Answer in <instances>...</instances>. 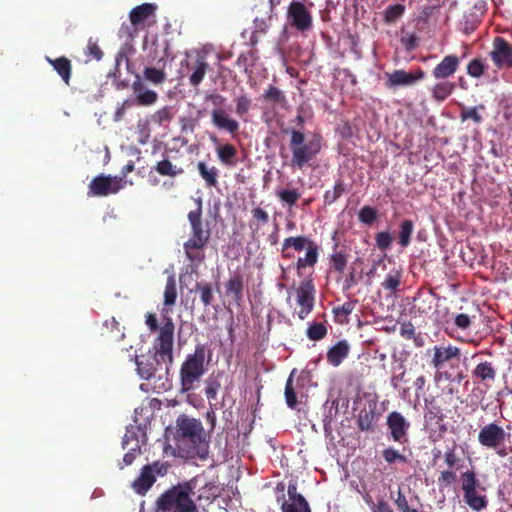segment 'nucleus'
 <instances>
[{
  "mask_svg": "<svg viewBox=\"0 0 512 512\" xmlns=\"http://www.w3.org/2000/svg\"><path fill=\"white\" fill-rule=\"evenodd\" d=\"M175 325L171 317H166L159 334L153 341V354L136 358L137 371L141 378L149 380L155 376L163 364L173 363Z\"/></svg>",
  "mask_w": 512,
  "mask_h": 512,
  "instance_id": "obj_1",
  "label": "nucleus"
},
{
  "mask_svg": "<svg viewBox=\"0 0 512 512\" xmlns=\"http://www.w3.org/2000/svg\"><path fill=\"white\" fill-rule=\"evenodd\" d=\"M177 441L187 457L205 459L209 452V441L202 422L181 415L177 419Z\"/></svg>",
  "mask_w": 512,
  "mask_h": 512,
  "instance_id": "obj_2",
  "label": "nucleus"
},
{
  "mask_svg": "<svg viewBox=\"0 0 512 512\" xmlns=\"http://www.w3.org/2000/svg\"><path fill=\"white\" fill-rule=\"evenodd\" d=\"M195 484V480H190L165 491L156 501L157 512H198L192 499Z\"/></svg>",
  "mask_w": 512,
  "mask_h": 512,
  "instance_id": "obj_3",
  "label": "nucleus"
},
{
  "mask_svg": "<svg viewBox=\"0 0 512 512\" xmlns=\"http://www.w3.org/2000/svg\"><path fill=\"white\" fill-rule=\"evenodd\" d=\"M196 209L188 213V220L191 225V237L183 244L184 252L191 262L201 263L205 259L203 249L208 244L211 231L204 229L202 222V200H196Z\"/></svg>",
  "mask_w": 512,
  "mask_h": 512,
  "instance_id": "obj_4",
  "label": "nucleus"
},
{
  "mask_svg": "<svg viewBox=\"0 0 512 512\" xmlns=\"http://www.w3.org/2000/svg\"><path fill=\"white\" fill-rule=\"evenodd\" d=\"M288 133V130H285ZM290 133V150L292 153L291 166L302 169L307 166L321 151L323 137L314 133L312 138L305 142V135L302 131L292 129Z\"/></svg>",
  "mask_w": 512,
  "mask_h": 512,
  "instance_id": "obj_5",
  "label": "nucleus"
},
{
  "mask_svg": "<svg viewBox=\"0 0 512 512\" xmlns=\"http://www.w3.org/2000/svg\"><path fill=\"white\" fill-rule=\"evenodd\" d=\"M205 346L198 344L194 352L188 354L180 368V384L182 392H189L195 388L198 382L205 374Z\"/></svg>",
  "mask_w": 512,
  "mask_h": 512,
  "instance_id": "obj_6",
  "label": "nucleus"
},
{
  "mask_svg": "<svg viewBox=\"0 0 512 512\" xmlns=\"http://www.w3.org/2000/svg\"><path fill=\"white\" fill-rule=\"evenodd\" d=\"M289 248H292L295 251L306 250L304 257H299L295 263V268L297 270V274L300 276L302 274V270L306 267H314L318 262L319 257V246L310 238L306 236H295L285 238L282 243V253L283 257L290 258L291 255L287 252Z\"/></svg>",
  "mask_w": 512,
  "mask_h": 512,
  "instance_id": "obj_7",
  "label": "nucleus"
},
{
  "mask_svg": "<svg viewBox=\"0 0 512 512\" xmlns=\"http://www.w3.org/2000/svg\"><path fill=\"white\" fill-rule=\"evenodd\" d=\"M460 483L463 501L472 511L481 512L487 508L488 497L484 494L486 488L481 485L473 469L461 473Z\"/></svg>",
  "mask_w": 512,
  "mask_h": 512,
  "instance_id": "obj_8",
  "label": "nucleus"
},
{
  "mask_svg": "<svg viewBox=\"0 0 512 512\" xmlns=\"http://www.w3.org/2000/svg\"><path fill=\"white\" fill-rule=\"evenodd\" d=\"M123 186V177L100 174L91 180L88 186V196L106 197L116 194Z\"/></svg>",
  "mask_w": 512,
  "mask_h": 512,
  "instance_id": "obj_9",
  "label": "nucleus"
},
{
  "mask_svg": "<svg viewBox=\"0 0 512 512\" xmlns=\"http://www.w3.org/2000/svg\"><path fill=\"white\" fill-rule=\"evenodd\" d=\"M315 286L312 279L300 282L296 289V302L300 306L297 312L299 319L304 320L313 310L315 302Z\"/></svg>",
  "mask_w": 512,
  "mask_h": 512,
  "instance_id": "obj_10",
  "label": "nucleus"
},
{
  "mask_svg": "<svg viewBox=\"0 0 512 512\" xmlns=\"http://www.w3.org/2000/svg\"><path fill=\"white\" fill-rule=\"evenodd\" d=\"M287 19L290 25L300 32L312 28L313 18L307 7L299 1H292L287 10Z\"/></svg>",
  "mask_w": 512,
  "mask_h": 512,
  "instance_id": "obj_11",
  "label": "nucleus"
},
{
  "mask_svg": "<svg viewBox=\"0 0 512 512\" xmlns=\"http://www.w3.org/2000/svg\"><path fill=\"white\" fill-rule=\"evenodd\" d=\"M489 55L496 68L500 70L512 68V46L503 37L494 38Z\"/></svg>",
  "mask_w": 512,
  "mask_h": 512,
  "instance_id": "obj_12",
  "label": "nucleus"
},
{
  "mask_svg": "<svg viewBox=\"0 0 512 512\" xmlns=\"http://www.w3.org/2000/svg\"><path fill=\"white\" fill-rule=\"evenodd\" d=\"M506 440V432L497 423H489L482 427L478 434V442L487 449L496 450Z\"/></svg>",
  "mask_w": 512,
  "mask_h": 512,
  "instance_id": "obj_13",
  "label": "nucleus"
},
{
  "mask_svg": "<svg viewBox=\"0 0 512 512\" xmlns=\"http://www.w3.org/2000/svg\"><path fill=\"white\" fill-rule=\"evenodd\" d=\"M386 424L390 431L391 438L395 442L400 444L408 442L410 423L400 412H390L387 416Z\"/></svg>",
  "mask_w": 512,
  "mask_h": 512,
  "instance_id": "obj_14",
  "label": "nucleus"
},
{
  "mask_svg": "<svg viewBox=\"0 0 512 512\" xmlns=\"http://www.w3.org/2000/svg\"><path fill=\"white\" fill-rule=\"evenodd\" d=\"M425 76L424 71L418 69L415 73L406 72L405 70H394L391 73H386L387 81L386 87L389 89L400 86H412L418 80L423 79Z\"/></svg>",
  "mask_w": 512,
  "mask_h": 512,
  "instance_id": "obj_15",
  "label": "nucleus"
},
{
  "mask_svg": "<svg viewBox=\"0 0 512 512\" xmlns=\"http://www.w3.org/2000/svg\"><path fill=\"white\" fill-rule=\"evenodd\" d=\"M461 356V350L454 345H437L433 347V356L431 359L432 366L439 370L443 368V366L453 360L457 359L459 360Z\"/></svg>",
  "mask_w": 512,
  "mask_h": 512,
  "instance_id": "obj_16",
  "label": "nucleus"
},
{
  "mask_svg": "<svg viewBox=\"0 0 512 512\" xmlns=\"http://www.w3.org/2000/svg\"><path fill=\"white\" fill-rule=\"evenodd\" d=\"M211 122L219 130L226 131L232 135L236 134L240 127L238 121L231 118L222 108L212 110Z\"/></svg>",
  "mask_w": 512,
  "mask_h": 512,
  "instance_id": "obj_17",
  "label": "nucleus"
},
{
  "mask_svg": "<svg viewBox=\"0 0 512 512\" xmlns=\"http://www.w3.org/2000/svg\"><path fill=\"white\" fill-rule=\"evenodd\" d=\"M181 65L182 67L185 65L191 71L189 83L194 87H197L203 81L209 70V64L203 56H197L193 62L183 61Z\"/></svg>",
  "mask_w": 512,
  "mask_h": 512,
  "instance_id": "obj_18",
  "label": "nucleus"
},
{
  "mask_svg": "<svg viewBox=\"0 0 512 512\" xmlns=\"http://www.w3.org/2000/svg\"><path fill=\"white\" fill-rule=\"evenodd\" d=\"M122 447L123 449H128V452L123 457V464H119L121 469H123L124 466L131 465L136 459V456L140 454V445L135 431L127 430L122 439Z\"/></svg>",
  "mask_w": 512,
  "mask_h": 512,
  "instance_id": "obj_19",
  "label": "nucleus"
},
{
  "mask_svg": "<svg viewBox=\"0 0 512 512\" xmlns=\"http://www.w3.org/2000/svg\"><path fill=\"white\" fill-rule=\"evenodd\" d=\"M460 65V59L456 55L445 56L432 70L435 79H447L454 75Z\"/></svg>",
  "mask_w": 512,
  "mask_h": 512,
  "instance_id": "obj_20",
  "label": "nucleus"
},
{
  "mask_svg": "<svg viewBox=\"0 0 512 512\" xmlns=\"http://www.w3.org/2000/svg\"><path fill=\"white\" fill-rule=\"evenodd\" d=\"M244 287V276L240 273H235L225 283V294L227 297L232 298L236 305L240 306L243 302Z\"/></svg>",
  "mask_w": 512,
  "mask_h": 512,
  "instance_id": "obj_21",
  "label": "nucleus"
},
{
  "mask_svg": "<svg viewBox=\"0 0 512 512\" xmlns=\"http://www.w3.org/2000/svg\"><path fill=\"white\" fill-rule=\"evenodd\" d=\"M471 374L475 383L487 385L495 381L497 370L492 362L484 361L478 363Z\"/></svg>",
  "mask_w": 512,
  "mask_h": 512,
  "instance_id": "obj_22",
  "label": "nucleus"
},
{
  "mask_svg": "<svg viewBox=\"0 0 512 512\" xmlns=\"http://www.w3.org/2000/svg\"><path fill=\"white\" fill-rule=\"evenodd\" d=\"M158 466H159V462H154L153 464L145 465L142 468L139 477L134 481V484H133L135 490L138 493H140V494L146 493L151 488V486L154 484V482L156 481V478L153 473V468L158 467Z\"/></svg>",
  "mask_w": 512,
  "mask_h": 512,
  "instance_id": "obj_23",
  "label": "nucleus"
},
{
  "mask_svg": "<svg viewBox=\"0 0 512 512\" xmlns=\"http://www.w3.org/2000/svg\"><path fill=\"white\" fill-rule=\"evenodd\" d=\"M349 353V343L346 340H340L328 349L327 362L333 367H338L348 357Z\"/></svg>",
  "mask_w": 512,
  "mask_h": 512,
  "instance_id": "obj_24",
  "label": "nucleus"
},
{
  "mask_svg": "<svg viewBox=\"0 0 512 512\" xmlns=\"http://www.w3.org/2000/svg\"><path fill=\"white\" fill-rule=\"evenodd\" d=\"M155 10L156 6L150 3L136 6L129 13L130 22L141 30L144 28L146 20L154 14Z\"/></svg>",
  "mask_w": 512,
  "mask_h": 512,
  "instance_id": "obj_25",
  "label": "nucleus"
},
{
  "mask_svg": "<svg viewBox=\"0 0 512 512\" xmlns=\"http://www.w3.org/2000/svg\"><path fill=\"white\" fill-rule=\"evenodd\" d=\"M152 170L160 176L168 178H176L185 172L183 167L174 164L169 157H164L162 160L157 161Z\"/></svg>",
  "mask_w": 512,
  "mask_h": 512,
  "instance_id": "obj_26",
  "label": "nucleus"
},
{
  "mask_svg": "<svg viewBox=\"0 0 512 512\" xmlns=\"http://www.w3.org/2000/svg\"><path fill=\"white\" fill-rule=\"evenodd\" d=\"M46 61L53 67V69L61 77L63 82L66 85H70V80H71V75H72L71 61L65 56H61L56 59L46 57Z\"/></svg>",
  "mask_w": 512,
  "mask_h": 512,
  "instance_id": "obj_27",
  "label": "nucleus"
},
{
  "mask_svg": "<svg viewBox=\"0 0 512 512\" xmlns=\"http://www.w3.org/2000/svg\"><path fill=\"white\" fill-rule=\"evenodd\" d=\"M425 406L427 411L424 414V419L427 423H435L441 425L444 421L445 415L441 406L437 403L435 397L425 399Z\"/></svg>",
  "mask_w": 512,
  "mask_h": 512,
  "instance_id": "obj_28",
  "label": "nucleus"
},
{
  "mask_svg": "<svg viewBox=\"0 0 512 512\" xmlns=\"http://www.w3.org/2000/svg\"><path fill=\"white\" fill-rule=\"evenodd\" d=\"M197 170L207 187H217L219 170L216 166H209L205 162L199 161Z\"/></svg>",
  "mask_w": 512,
  "mask_h": 512,
  "instance_id": "obj_29",
  "label": "nucleus"
},
{
  "mask_svg": "<svg viewBox=\"0 0 512 512\" xmlns=\"http://www.w3.org/2000/svg\"><path fill=\"white\" fill-rule=\"evenodd\" d=\"M294 374H295V369L292 370L289 377L287 378L286 384H285V390H284L285 402H286L287 406L291 409H296V407L299 403L298 399H297V388L294 385V379H293Z\"/></svg>",
  "mask_w": 512,
  "mask_h": 512,
  "instance_id": "obj_30",
  "label": "nucleus"
},
{
  "mask_svg": "<svg viewBox=\"0 0 512 512\" xmlns=\"http://www.w3.org/2000/svg\"><path fill=\"white\" fill-rule=\"evenodd\" d=\"M194 291L199 294L202 304L207 307L214 300L213 285L210 282L198 281L195 284Z\"/></svg>",
  "mask_w": 512,
  "mask_h": 512,
  "instance_id": "obj_31",
  "label": "nucleus"
},
{
  "mask_svg": "<svg viewBox=\"0 0 512 512\" xmlns=\"http://www.w3.org/2000/svg\"><path fill=\"white\" fill-rule=\"evenodd\" d=\"M454 89L455 83L449 81L438 82L431 90L432 97L437 101H444L453 93Z\"/></svg>",
  "mask_w": 512,
  "mask_h": 512,
  "instance_id": "obj_32",
  "label": "nucleus"
},
{
  "mask_svg": "<svg viewBox=\"0 0 512 512\" xmlns=\"http://www.w3.org/2000/svg\"><path fill=\"white\" fill-rule=\"evenodd\" d=\"M376 412L374 408H370L369 410L360 411L357 419L358 428L361 431H370L373 429L374 422L376 419Z\"/></svg>",
  "mask_w": 512,
  "mask_h": 512,
  "instance_id": "obj_33",
  "label": "nucleus"
},
{
  "mask_svg": "<svg viewBox=\"0 0 512 512\" xmlns=\"http://www.w3.org/2000/svg\"><path fill=\"white\" fill-rule=\"evenodd\" d=\"M414 230V224L411 220L405 219L399 227L398 239L401 247L406 248L411 242V236Z\"/></svg>",
  "mask_w": 512,
  "mask_h": 512,
  "instance_id": "obj_34",
  "label": "nucleus"
},
{
  "mask_svg": "<svg viewBox=\"0 0 512 512\" xmlns=\"http://www.w3.org/2000/svg\"><path fill=\"white\" fill-rule=\"evenodd\" d=\"M263 99L267 103L283 106L286 103L284 93L276 86L270 85L263 94Z\"/></svg>",
  "mask_w": 512,
  "mask_h": 512,
  "instance_id": "obj_35",
  "label": "nucleus"
},
{
  "mask_svg": "<svg viewBox=\"0 0 512 512\" xmlns=\"http://www.w3.org/2000/svg\"><path fill=\"white\" fill-rule=\"evenodd\" d=\"M177 299V287L176 280L173 275H170L167 278L166 286L164 290V305L173 306L176 303Z\"/></svg>",
  "mask_w": 512,
  "mask_h": 512,
  "instance_id": "obj_36",
  "label": "nucleus"
},
{
  "mask_svg": "<svg viewBox=\"0 0 512 512\" xmlns=\"http://www.w3.org/2000/svg\"><path fill=\"white\" fill-rule=\"evenodd\" d=\"M443 458L448 469H460L462 467L463 461L456 452L455 443L451 447H447L443 454Z\"/></svg>",
  "mask_w": 512,
  "mask_h": 512,
  "instance_id": "obj_37",
  "label": "nucleus"
},
{
  "mask_svg": "<svg viewBox=\"0 0 512 512\" xmlns=\"http://www.w3.org/2000/svg\"><path fill=\"white\" fill-rule=\"evenodd\" d=\"M479 109L484 110L485 106L483 104L471 108H466L463 106L460 112V120L464 122L468 119H471L474 123L478 125L481 124L483 118L478 112Z\"/></svg>",
  "mask_w": 512,
  "mask_h": 512,
  "instance_id": "obj_38",
  "label": "nucleus"
},
{
  "mask_svg": "<svg viewBox=\"0 0 512 512\" xmlns=\"http://www.w3.org/2000/svg\"><path fill=\"white\" fill-rule=\"evenodd\" d=\"M150 119H151L152 123H154L158 126H162L165 123H169L173 119L172 108L169 106H164V107L160 108L159 110L155 111L150 116Z\"/></svg>",
  "mask_w": 512,
  "mask_h": 512,
  "instance_id": "obj_39",
  "label": "nucleus"
},
{
  "mask_svg": "<svg viewBox=\"0 0 512 512\" xmlns=\"http://www.w3.org/2000/svg\"><path fill=\"white\" fill-rule=\"evenodd\" d=\"M279 200L288 206H294L301 197L298 189H283L276 192Z\"/></svg>",
  "mask_w": 512,
  "mask_h": 512,
  "instance_id": "obj_40",
  "label": "nucleus"
},
{
  "mask_svg": "<svg viewBox=\"0 0 512 512\" xmlns=\"http://www.w3.org/2000/svg\"><path fill=\"white\" fill-rule=\"evenodd\" d=\"M405 12L402 4L389 5L384 11V21L388 24L395 23Z\"/></svg>",
  "mask_w": 512,
  "mask_h": 512,
  "instance_id": "obj_41",
  "label": "nucleus"
},
{
  "mask_svg": "<svg viewBox=\"0 0 512 512\" xmlns=\"http://www.w3.org/2000/svg\"><path fill=\"white\" fill-rule=\"evenodd\" d=\"M219 160L224 164H231L237 155V150L232 144H224L217 148Z\"/></svg>",
  "mask_w": 512,
  "mask_h": 512,
  "instance_id": "obj_42",
  "label": "nucleus"
},
{
  "mask_svg": "<svg viewBox=\"0 0 512 512\" xmlns=\"http://www.w3.org/2000/svg\"><path fill=\"white\" fill-rule=\"evenodd\" d=\"M327 335V328L323 323L314 322L307 328V337L313 341L322 340Z\"/></svg>",
  "mask_w": 512,
  "mask_h": 512,
  "instance_id": "obj_43",
  "label": "nucleus"
},
{
  "mask_svg": "<svg viewBox=\"0 0 512 512\" xmlns=\"http://www.w3.org/2000/svg\"><path fill=\"white\" fill-rule=\"evenodd\" d=\"M158 100V94L150 89H146L141 93H138L135 96V101L138 103V106L148 107L154 105Z\"/></svg>",
  "mask_w": 512,
  "mask_h": 512,
  "instance_id": "obj_44",
  "label": "nucleus"
},
{
  "mask_svg": "<svg viewBox=\"0 0 512 512\" xmlns=\"http://www.w3.org/2000/svg\"><path fill=\"white\" fill-rule=\"evenodd\" d=\"M139 28L132 22L123 23L118 30V37L125 40V42H131L138 34Z\"/></svg>",
  "mask_w": 512,
  "mask_h": 512,
  "instance_id": "obj_45",
  "label": "nucleus"
},
{
  "mask_svg": "<svg viewBox=\"0 0 512 512\" xmlns=\"http://www.w3.org/2000/svg\"><path fill=\"white\" fill-rule=\"evenodd\" d=\"M457 480V474L452 469L443 470L440 472L437 483L440 490L449 488Z\"/></svg>",
  "mask_w": 512,
  "mask_h": 512,
  "instance_id": "obj_46",
  "label": "nucleus"
},
{
  "mask_svg": "<svg viewBox=\"0 0 512 512\" xmlns=\"http://www.w3.org/2000/svg\"><path fill=\"white\" fill-rule=\"evenodd\" d=\"M377 216V210L371 206H363L358 213L359 221L365 225H372Z\"/></svg>",
  "mask_w": 512,
  "mask_h": 512,
  "instance_id": "obj_47",
  "label": "nucleus"
},
{
  "mask_svg": "<svg viewBox=\"0 0 512 512\" xmlns=\"http://www.w3.org/2000/svg\"><path fill=\"white\" fill-rule=\"evenodd\" d=\"M345 192V185L344 183L339 180L334 185L333 190H328L324 194V202L326 204H332L334 203L338 198H340L343 193Z\"/></svg>",
  "mask_w": 512,
  "mask_h": 512,
  "instance_id": "obj_48",
  "label": "nucleus"
},
{
  "mask_svg": "<svg viewBox=\"0 0 512 512\" xmlns=\"http://www.w3.org/2000/svg\"><path fill=\"white\" fill-rule=\"evenodd\" d=\"M144 77L154 84H161L165 81L166 75L162 69L155 67H146L144 69Z\"/></svg>",
  "mask_w": 512,
  "mask_h": 512,
  "instance_id": "obj_49",
  "label": "nucleus"
},
{
  "mask_svg": "<svg viewBox=\"0 0 512 512\" xmlns=\"http://www.w3.org/2000/svg\"><path fill=\"white\" fill-rule=\"evenodd\" d=\"M382 456L388 464H393L397 461H399L401 463L407 462L406 456H404L398 450H396L392 447H388V448L384 449L382 451Z\"/></svg>",
  "mask_w": 512,
  "mask_h": 512,
  "instance_id": "obj_50",
  "label": "nucleus"
},
{
  "mask_svg": "<svg viewBox=\"0 0 512 512\" xmlns=\"http://www.w3.org/2000/svg\"><path fill=\"white\" fill-rule=\"evenodd\" d=\"M236 109L235 112L238 116L242 117L247 114L251 108V99L246 95L242 94L235 99Z\"/></svg>",
  "mask_w": 512,
  "mask_h": 512,
  "instance_id": "obj_51",
  "label": "nucleus"
},
{
  "mask_svg": "<svg viewBox=\"0 0 512 512\" xmlns=\"http://www.w3.org/2000/svg\"><path fill=\"white\" fill-rule=\"evenodd\" d=\"M330 262L332 268L342 273L347 265V256L344 252H336L330 256Z\"/></svg>",
  "mask_w": 512,
  "mask_h": 512,
  "instance_id": "obj_52",
  "label": "nucleus"
},
{
  "mask_svg": "<svg viewBox=\"0 0 512 512\" xmlns=\"http://www.w3.org/2000/svg\"><path fill=\"white\" fill-rule=\"evenodd\" d=\"M485 72V65L480 59H473L467 65V73L473 78L481 77Z\"/></svg>",
  "mask_w": 512,
  "mask_h": 512,
  "instance_id": "obj_53",
  "label": "nucleus"
},
{
  "mask_svg": "<svg viewBox=\"0 0 512 512\" xmlns=\"http://www.w3.org/2000/svg\"><path fill=\"white\" fill-rule=\"evenodd\" d=\"M281 509L282 512H311L305 498H300V502L297 504H287V502H284Z\"/></svg>",
  "mask_w": 512,
  "mask_h": 512,
  "instance_id": "obj_54",
  "label": "nucleus"
},
{
  "mask_svg": "<svg viewBox=\"0 0 512 512\" xmlns=\"http://www.w3.org/2000/svg\"><path fill=\"white\" fill-rule=\"evenodd\" d=\"M86 56L91 57L92 59H95L97 61L101 60L103 57V51L99 47L97 41L90 38L87 43Z\"/></svg>",
  "mask_w": 512,
  "mask_h": 512,
  "instance_id": "obj_55",
  "label": "nucleus"
},
{
  "mask_svg": "<svg viewBox=\"0 0 512 512\" xmlns=\"http://www.w3.org/2000/svg\"><path fill=\"white\" fill-rule=\"evenodd\" d=\"M399 285H400V273L397 271L395 273H389L385 277V280L382 283L383 288H385L391 292H395L397 290V288L399 287Z\"/></svg>",
  "mask_w": 512,
  "mask_h": 512,
  "instance_id": "obj_56",
  "label": "nucleus"
},
{
  "mask_svg": "<svg viewBox=\"0 0 512 512\" xmlns=\"http://www.w3.org/2000/svg\"><path fill=\"white\" fill-rule=\"evenodd\" d=\"M375 242L380 250H386L391 246L392 237L387 231L378 232L375 236Z\"/></svg>",
  "mask_w": 512,
  "mask_h": 512,
  "instance_id": "obj_57",
  "label": "nucleus"
},
{
  "mask_svg": "<svg viewBox=\"0 0 512 512\" xmlns=\"http://www.w3.org/2000/svg\"><path fill=\"white\" fill-rule=\"evenodd\" d=\"M454 324L458 329L466 330L472 324V319L468 314L460 313L454 317Z\"/></svg>",
  "mask_w": 512,
  "mask_h": 512,
  "instance_id": "obj_58",
  "label": "nucleus"
},
{
  "mask_svg": "<svg viewBox=\"0 0 512 512\" xmlns=\"http://www.w3.org/2000/svg\"><path fill=\"white\" fill-rule=\"evenodd\" d=\"M252 217L254 221L262 225H265L269 222L268 213L261 207H256L252 209Z\"/></svg>",
  "mask_w": 512,
  "mask_h": 512,
  "instance_id": "obj_59",
  "label": "nucleus"
},
{
  "mask_svg": "<svg viewBox=\"0 0 512 512\" xmlns=\"http://www.w3.org/2000/svg\"><path fill=\"white\" fill-rule=\"evenodd\" d=\"M179 124H180L181 132L192 133L196 126V120L193 119L192 117H182L179 119Z\"/></svg>",
  "mask_w": 512,
  "mask_h": 512,
  "instance_id": "obj_60",
  "label": "nucleus"
},
{
  "mask_svg": "<svg viewBox=\"0 0 512 512\" xmlns=\"http://www.w3.org/2000/svg\"><path fill=\"white\" fill-rule=\"evenodd\" d=\"M355 304L351 301L345 302L343 305L339 307H335L333 309L336 316H348L354 310Z\"/></svg>",
  "mask_w": 512,
  "mask_h": 512,
  "instance_id": "obj_61",
  "label": "nucleus"
},
{
  "mask_svg": "<svg viewBox=\"0 0 512 512\" xmlns=\"http://www.w3.org/2000/svg\"><path fill=\"white\" fill-rule=\"evenodd\" d=\"M145 324L151 332H158L161 326L158 325V319L154 313L148 312L145 315Z\"/></svg>",
  "mask_w": 512,
  "mask_h": 512,
  "instance_id": "obj_62",
  "label": "nucleus"
},
{
  "mask_svg": "<svg viewBox=\"0 0 512 512\" xmlns=\"http://www.w3.org/2000/svg\"><path fill=\"white\" fill-rule=\"evenodd\" d=\"M400 335L405 339H412L416 335V330L411 322L403 323L400 327Z\"/></svg>",
  "mask_w": 512,
  "mask_h": 512,
  "instance_id": "obj_63",
  "label": "nucleus"
},
{
  "mask_svg": "<svg viewBox=\"0 0 512 512\" xmlns=\"http://www.w3.org/2000/svg\"><path fill=\"white\" fill-rule=\"evenodd\" d=\"M395 504L402 512H408L411 509L409 507L406 496L401 492V490L398 491V497L395 500Z\"/></svg>",
  "mask_w": 512,
  "mask_h": 512,
  "instance_id": "obj_64",
  "label": "nucleus"
}]
</instances>
